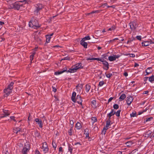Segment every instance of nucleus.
I'll return each instance as SVG.
<instances>
[{"instance_id": "obj_54", "label": "nucleus", "mask_w": 154, "mask_h": 154, "mask_svg": "<svg viewBox=\"0 0 154 154\" xmlns=\"http://www.w3.org/2000/svg\"><path fill=\"white\" fill-rule=\"evenodd\" d=\"M107 3H105L103 4H102L101 5V6L103 7V8H104V6H107Z\"/></svg>"}, {"instance_id": "obj_1", "label": "nucleus", "mask_w": 154, "mask_h": 154, "mask_svg": "<svg viewBox=\"0 0 154 154\" xmlns=\"http://www.w3.org/2000/svg\"><path fill=\"white\" fill-rule=\"evenodd\" d=\"M81 66L82 64L81 63H79L75 65L72 67V68L69 69L68 71H67L66 69H65L62 71L55 72V74L56 75H59L65 72L71 73L74 72H76L78 69H79L81 67Z\"/></svg>"}, {"instance_id": "obj_43", "label": "nucleus", "mask_w": 154, "mask_h": 154, "mask_svg": "<svg viewBox=\"0 0 154 154\" xmlns=\"http://www.w3.org/2000/svg\"><path fill=\"white\" fill-rule=\"evenodd\" d=\"M113 108L114 109H117L119 108V106L117 104H115L113 106Z\"/></svg>"}, {"instance_id": "obj_46", "label": "nucleus", "mask_w": 154, "mask_h": 154, "mask_svg": "<svg viewBox=\"0 0 154 154\" xmlns=\"http://www.w3.org/2000/svg\"><path fill=\"white\" fill-rule=\"evenodd\" d=\"M115 28L114 27H112L108 29V31H111L114 30L115 29Z\"/></svg>"}, {"instance_id": "obj_58", "label": "nucleus", "mask_w": 154, "mask_h": 154, "mask_svg": "<svg viewBox=\"0 0 154 154\" xmlns=\"http://www.w3.org/2000/svg\"><path fill=\"white\" fill-rule=\"evenodd\" d=\"M35 154H40L39 152L37 150H36L35 151Z\"/></svg>"}, {"instance_id": "obj_15", "label": "nucleus", "mask_w": 154, "mask_h": 154, "mask_svg": "<svg viewBox=\"0 0 154 154\" xmlns=\"http://www.w3.org/2000/svg\"><path fill=\"white\" fill-rule=\"evenodd\" d=\"M76 95V93L75 92H74L72 94V96L71 97L72 100L74 102H76V100L75 99V97Z\"/></svg>"}, {"instance_id": "obj_53", "label": "nucleus", "mask_w": 154, "mask_h": 154, "mask_svg": "<svg viewBox=\"0 0 154 154\" xmlns=\"http://www.w3.org/2000/svg\"><path fill=\"white\" fill-rule=\"evenodd\" d=\"M35 34L34 35H34V38H35V40H37V41H38V40H40V39L39 38V39H38L37 38V37H35Z\"/></svg>"}, {"instance_id": "obj_9", "label": "nucleus", "mask_w": 154, "mask_h": 154, "mask_svg": "<svg viewBox=\"0 0 154 154\" xmlns=\"http://www.w3.org/2000/svg\"><path fill=\"white\" fill-rule=\"evenodd\" d=\"M35 121L37 123L40 128H42V122L41 120H40L38 118H36L35 119Z\"/></svg>"}, {"instance_id": "obj_23", "label": "nucleus", "mask_w": 154, "mask_h": 154, "mask_svg": "<svg viewBox=\"0 0 154 154\" xmlns=\"http://www.w3.org/2000/svg\"><path fill=\"white\" fill-rule=\"evenodd\" d=\"M142 46H148L149 45V42L148 41H145L144 42H142Z\"/></svg>"}, {"instance_id": "obj_59", "label": "nucleus", "mask_w": 154, "mask_h": 154, "mask_svg": "<svg viewBox=\"0 0 154 154\" xmlns=\"http://www.w3.org/2000/svg\"><path fill=\"white\" fill-rule=\"evenodd\" d=\"M111 112L115 114L116 113V112L114 111V109H112Z\"/></svg>"}, {"instance_id": "obj_61", "label": "nucleus", "mask_w": 154, "mask_h": 154, "mask_svg": "<svg viewBox=\"0 0 154 154\" xmlns=\"http://www.w3.org/2000/svg\"><path fill=\"white\" fill-rule=\"evenodd\" d=\"M124 75L125 76H127L128 75V73L127 72H125L124 73Z\"/></svg>"}, {"instance_id": "obj_42", "label": "nucleus", "mask_w": 154, "mask_h": 154, "mask_svg": "<svg viewBox=\"0 0 154 154\" xmlns=\"http://www.w3.org/2000/svg\"><path fill=\"white\" fill-rule=\"evenodd\" d=\"M70 57H66L64 58L63 59H61V61L62 60H70Z\"/></svg>"}, {"instance_id": "obj_5", "label": "nucleus", "mask_w": 154, "mask_h": 154, "mask_svg": "<svg viewBox=\"0 0 154 154\" xmlns=\"http://www.w3.org/2000/svg\"><path fill=\"white\" fill-rule=\"evenodd\" d=\"M110 120L108 119L107 121H106V126L104 128L103 130L102 131V134H105L106 130L108 129V127L110 125Z\"/></svg>"}, {"instance_id": "obj_29", "label": "nucleus", "mask_w": 154, "mask_h": 154, "mask_svg": "<svg viewBox=\"0 0 154 154\" xmlns=\"http://www.w3.org/2000/svg\"><path fill=\"white\" fill-rule=\"evenodd\" d=\"M46 42H49L50 41L51 37L50 36V35H46Z\"/></svg>"}, {"instance_id": "obj_34", "label": "nucleus", "mask_w": 154, "mask_h": 154, "mask_svg": "<svg viewBox=\"0 0 154 154\" xmlns=\"http://www.w3.org/2000/svg\"><path fill=\"white\" fill-rule=\"evenodd\" d=\"M35 52L33 53L31 55L30 57V60L31 61V62L32 60L33 59V57L34 55L35 54Z\"/></svg>"}, {"instance_id": "obj_21", "label": "nucleus", "mask_w": 154, "mask_h": 154, "mask_svg": "<svg viewBox=\"0 0 154 154\" xmlns=\"http://www.w3.org/2000/svg\"><path fill=\"white\" fill-rule=\"evenodd\" d=\"M126 96L125 94H122L119 98V101H121L124 100L126 97Z\"/></svg>"}, {"instance_id": "obj_62", "label": "nucleus", "mask_w": 154, "mask_h": 154, "mask_svg": "<svg viewBox=\"0 0 154 154\" xmlns=\"http://www.w3.org/2000/svg\"><path fill=\"white\" fill-rule=\"evenodd\" d=\"M148 92H149L148 91H144L143 92V94H147Z\"/></svg>"}, {"instance_id": "obj_32", "label": "nucleus", "mask_w": 154, "mask_h": 154, "mask_svg": "<svg viewBox=\"0 0 154 154\" xmlns=\"http://www.w3.org/2000/svg\"><path fill=\"white\" fill-rule=\"evenodd\" d=\"M91 39V38L89 36H85V37L83 38L82 39V41H85L86 40H90Z\"/></svg>"}, {"instance_id": "obj_4", "label": "nucleus", "mask_w": 154, "mask_h": 154, "mask_svg": "<svg viewBox=\"0 0 154 154\" xmlns=\"http://www.w3.org/2000/svg\"><path fill=\"white\" fill-rule=\"evenodd\" d=\"M29 145L28 142H26L25 144L24 147L22 149L23 154H27V152L29 150Z\"/></svg>"}, {"instance_id": "obj_19", "label": "nucleus", "mask_w": 154, "mask_h": 154, "mask_svg": "<svg viewBox=\"0 0 154 154\" xmlns=\"http://www.w3.org/2000/svg\"><path fill=\"white\" fill-rule=\"evenodd\" d=\"M151 67H148L147 69L146 70V75H148L149 74L152 72V70H151Z\"/></svg>"}, {"instance_id": "obj_30", "label": "nucleus", "mask_w": 154, "mask_h": 154, "mask_svg": "<svg viewBox=\"0 0 154 154\" xmlns=\"http://www.w3.org/2000/svg\"><path fill=\"white\" fill-rule=\"evenodd\" d=\"M149 80L150 82L154 81V75H152L149 78Z\"/></svg>"}, {"instance_id": "obj_37", "label": "nucleus", "mask_w": 154, "mask_h": 154, "mask_svg": "<svg viewBox=\"0 0 154 154\" xmlns=\"http://www.w3.org/2000/svg\"><path fill=\"white\" fill-rule=\"evenodd\" d=\"M8 8L12 9L14 8V3L10 4L8 6Z\"/></svg>"}, {"instance_id": "obj_55", "label": "nucleus", "mask_w": 154, "mask_h": 154, "mask_svg": "<svg viewBox=\"0 0 154 154\" xmlns=\"http://www.w3.org/2000/svg\"><path fill=\"white\" fill-rule=\"evenodd\" d=\"M68 133H69V134L70 135H72V129H70V130H69V131H68Z\"/></svg>"}, {"instance_id": "obj_44", "label": "nucleus", "mask_w": 154, "mask_h": 154, "mask_svg": "<svg viewBox=\"0 0 154 154\" xmlns=\"http://www.w3.org/2000/svg\"><path fill=\"white\" fill-rule=\"evenodd\" d=\"M112 75V74L111 73H109V74H106V76L108 78H110Z\"/></svg>"}, {"instance_id": "obj_14", "label": "nucleus", "mask_w": 154, "mask_h": 154, "mask_svg": "<svg viewBox=\"0 0 154 154\" xmlns=\"http://www.w3.org/2000/svg\"><path fill=\"white\" fill-rule=\"evenodd\" d=\"M135 143V141H128L125 143L126 146H127L130 147L133 144Z\"/></svg>"}, {"instance_id": "obj_60", "label": "nucleus", "mask_w": 154, "mask_h": 154, "mask_svg": "<svg viewBox=\"0 0 154 154\" xmlns=\"http://www.w3.org/2000/svg\"><path fill=\"white\" fill-rule=\"evenodd\" d=\"M62 148L61 147H60L59 148V152H61L62 151Z\"/></svg>"}, {"instance_id": "obj_3", "label": "nucleus", "mask_w": 154, "mask_h": 154, "mask_svg": "<svg viewBox=\"0 0 154 154\" xmlns=\"http://www.w3.org/2000/svg\"><path fill=\"white\" fill-rule=\"evenodd\" d=\"M29 25L30 27L35 29H37L41 26V25L38 23V21L35 20H31L29 22Z\"/></svg>"}, {"instance_id": "obj_31", "label": "nucleus", "mask_w": 154, "mask_h": 154, "mask_svg": "<svg viewBox=\"0 0 154 154\" xmlns=\"http://www.w3.org/2000/svg\"><path fill=\"white\" fill-rule=\"evenodd\" d=\"M42 149L44 153H46L48 151V147L45 148V147H42Z\"/></svg>"}, {"instance_id": "obj_28", "label": "nucleus", "mask_w": 154, "mask_h": 154, "mask_svg": "<svg viewBox=\"0 0 154 154\" xmlns=\"http://www.w3.org/2000/svg\"><path fill=\"white\" fill-rule=\"evenodd\" d=\"M24 2L25 4H29V3L31 2V1L29 0H23V1H21L19 2Z\"/></svg>"}, {"instance_id": "obj_57", "label": "nucleus", "mask_w": 154, "mask_h": 154, "mask_svg": "<svg viewBox=\"0 0 154 154\" xmlns=\"http://www.w3.org/2000/svg\"><path fill=\"white\" fill-rule=\"evenodd\" d=\"M134 38H133V39L132 40L130 39L128 41L127 43L128 44L129 42H131V41H133V40H134Z\"/></svg>"}, {"instance_id": "obj_8", "label": "nucleus", "mask_w": 154, "mask_h": 154, "mask_svg": "<svg viewBox=\"0 0 154 154\" xmlns=\"http://www.w3.org/2000/svg\"><path fill=\"white\" fill-rule=\"evenodd\" d=\"M130 26L131 30H134L137 26L136 23L134 22H132L129 23Z\"/></svg>"}, {"instance_id": "obj_18", "label": "nucleus", "mask_w": 154, "mask_h": 154, "mask_svg": "<svg viewBox=\"0 0 154 154\" xmlns=\"http://www.w3.org/2000/svg\"><path fill=\"white\" fill-rule=\"evenodd\" d=\"M87 60H98V61L102 62H103V61H104L102 59L99 58H87Z\"/></svg>"}, {"instance_id": "obj_17", "label": "nucleus", "mask_w": 154, "mask_h": 154, "mask_svg": "<svg viewBox=\"0 0 154 154\" xmlns=\"http://www.w3.org/2000/svg\"><path fill=\"white\" fill-rule=\"evenodd\" d=\"M91 105L92 107L94 108H96L97 106L96 101L95 100H93L91 102Z\"/></svg>"}, {"instance_id": "obj_49", "label": "nucleus", "mask_w": 154, "mask_h": 154, "mask_svg": "<svg viewBox=\"0 0 154 154\" xmlns=\"http://www.w3.org/2000/svg\"><path fill=\"white\" fill-rule=\"evenodd\" d=\"M70 124L71 125V127H72L74 124L73 121L72 120L70 121Z\"/></svg>"}, {"instance_id": "obj_33", "label": "nucleus", "mask_w": 154, "mask_h": 154, "mask_svg": "<svg viewBox=\"0 0 154 154\" xmlns=\"http://www.w3.org/2000/svg\"><path fill=\"white\" fill-rule=\"evenodd\" d=\"M91 119L93 121V123H94L97 121V118L95 117H92L91 118Z\"/></svg>"}, {"instance_id": "obj_13", "label": "nucleus", "mask_w": 154, "mask_h": 154, "mask_svg": "<svg viewBox=\"0 0 154 154\" xmlns=\"http://www.w3.org/2000/svg\"><path fill=\"white\" fill-rule=\"evenodd\" d=\"M3 111L4 114H2L1 115H3L4 116H5V117L10 115V113L9 112L8 110H4L3 109Z\"/></svg>"}, {"instance_id": "obj_39", "label": "nucleus", "mask_w": 154, "mask_h": 154, "mask_svg": "<svg viewBox=\"0 0 154 154\" xmlns=\"http://www.w3.org/2000/svg\"><path fill=\"white\" fill-rule=\"evenodd\" d=\"M42 147H45V148L48 147V145L46 142H44L43 143V146Z\"/></svg>"}, {"instance_id": "obj_38", "label": "nucleus", "mask_w": 154, "mask_h": 154, "mask_svg": "<svg viewBox=\"0 0 154 154\" xmlns=\"http://www.w3.org/2000/svg\"><path fill=\"white\" fill-rule=\"evenodd\" d=\"M120 112H121V110H119L116 112V113L115 114H116V115L117 116L119 117L120 116Z\"/></svg>"}, {"instance_id": "obj_35", "label": "nucleus", "mask_w": 154, "mask_h": 154, "mask_svg": "<svg viewBox=\"0 0 154 154\" xmlns=\"http://www.w3.org/2000/svg\"><path fill=\"white\" fill-rule=\"evenodd\" d=\"M114 114L113 113H111V112L109 113L107 115V117H109L108 119L110 120V117L111 116H112L113 115H114Z\"/></svg>"}, {"instance_id": "obj_22", "label": "nucleus", "mask_w": 154, "mask_h": 154, "mask_svg": "<svg viewBox=\"0 0 154 154\" xmlns=\"http://www.w3.org/2000/svg\"><path fill=\"white\" fill-rule=\"evenodd\" d=\"M13 132L14 133L16 134L18 133L20 131V129L19 128H15L13 129Z\"/></svg>"}, {"instance_id": "obj_25", "label": "nucleus", "mask_w": 154, "mask_h": 154, "mask_svg": "<svg viewBox=\"0 0 154 154\" xmlns=\"http://www.w3.org/2000/svg\"><path fill=\"white\" fill-rule=\"evenodd\" d=\"M84 134L85 135L86 137H88V129H86L85 130Z\"/></svg>"}, {"instance_id": "obj_47", "label": "nucleus", "mask_w": 154, "mask_h": 154, "mask_svg": "<svg viewBox=\"0 0 154 154\" xmlns=\"http://www.w3.org/2000/svg\"><path fill=\"white\" fill-rule=\"evenodd\" d=\"M152 119V117H150V118H147L146 119V122H147V121H150L151 119Z\"/></svg>"}, {"instance_id": "obj_24", "label": "nucleus", "mask_w": 154, "mask_h": 154, "mask_svg": "<svg viewBox=\"0 0 154 154\" xmlns=\"http://www.w3.org/2000/svg\"><path fill=\"white\" fill-rule=\"evenodd\" d=\"M151 133L152 132L151 131H148L145 134V136L146 137H148L150 135Z\"/></svg>"}, {"instance_id": "obj_26", "label": "nucleus", "mask_w": 154, "mask_h": 154, "mask_svg": "<svg viewBox=\"0 0 154 154\" xmlns=\"http://www.w3.org/2000/svg\"><path fill=\"white\" fill-rule=\"evenodd\" d=\"M91 88V86L89 85H86L85 90L87 92H88Z\"/></svg>"}, {"instance_id": "obj_7", "label": "nucleus", "mask_w": 154, "mask_h": 154, "mask_svg": "<svg viewBox=\"0 0 154 154\" xmlns=\"http://www.w3.org/2000/svg\"><path fill=\"white\" fill-rule=\"evenodd\" d=\"M133 98L131 96L128 97L126 99V102L128 105H130L133 101Z\"/></svg>"}, {"instance_id": "obj_11", "label": "nucleus", "mask_w": 154, "mask_h": 154, "mask_svg": "<svg viewBox=\"0 0 154 154\" xmlns=\"http://www.w3.org/2000/svg\"><path fill=\"white\" fill-rule=\"evenodd\" d=\"M22 6V5H20L17 2H15L14 3V8L17 9V10H18L20 9V7Z\"/></svg>"}, {"instance_id": "obj_20", "label": "nucleus", "mask_w": 154, "mask_h": 154, "mask_svg": "<svg viewBox=\"0 0 154 154\" xmlns=\"http://www.w3.org/2000/svg\"><path fill=\"white\" fill-rule=\"evenodd\" d=\"M116 58H118V57H116V56H110L108 58L109 60L110 61L115 60Z\"/></svg>"}, {"instance_id": "obj_12", "label": "nucleus", "mask_w": 154, "mask_h": 154, "mask_svg": "<svg viewBox=\"0 0 154 154\" xmlns=\"http://www.w3.org/2000/svg\"><path fill=\"white\" fill-rule=\"evenodd\" d=\"M80 44L82 46H83L85 48H87L88 45L87 43L84 42V41H82V39L80 41Z\"/></svg>"}, {"instance_id": "obj_48", "label": "nucleus", "mask_w": 154, "mask_h": 154, "mask_svg": "<svg viewBox=\"0 0 154 154\" xmlns=\"http://www.w3.org/2000/svg\"><path fill=\"white\" fill-rule=\"evenodd\" d=\"M128 55H129L131 57H135V55L134 54H128Z\"/></svg>"}, {"instance_id": "obj_50", "label": "nucleus", "mask_w": 154, "mask_h": 154, "mask_svg": "<svg viewBox=\"0 0 154 154\" xmlns=\"http://www.w3.org/2000/svg\"><path fill=\"white\" fill-rule=\"evenodd\" d=\"M137 38L139 40H141V36H136Z\"/></svg>"}, {"instance_id": "obj_27", "label": "nucleus", "mask_w": 154, "mask_h": 154, "mask_svg": "<svg viewBox=\"0 0 154 154\" xmlns=\"http://www.w3.org/2000/svg\"><path fill=\"white\" fill-rule=\"evenodd\" d=\"M75 127L77 128L78 129H80L81 127V124L78 122L75 125Z\"/></svg>"}, {"instance_id": "obj_45", "label": "nucleus", "mask_w": 154, "mask_h": 154, "mask_svg": "<svg viewBox=\"0 0 154 154\" xmlns=\"http://www.w3.org/2000/svg\"><path fill=\"white\" fill-rule=\"evenodd\" d=\"M104 84V82L103 81H101L99 83V85L100 86H102Z\"/></svg>"}, {"instance_id": "obj_52", "label": "nucleus", "mask_w": 154, "mask_h": 154, "mask_svg": "<svg viewBox=\"0 0 154 154\" xmlns=\"http://www.w3.org/2000/svg\"><path fill=\"white\" fill-rule=\"evenodd\" d=\"M4 24V22L0 21V27L1 28L2 27V26Z\"/></svg>"}, {"instance_id": "obj_2", "label": "nucleus", "mask_w": 154, "mask_h": 154, "mask_svg": "<svg viewBox=\"0 0 154 154\" xmlns=\"http://www.w3.org/2000/svg\"><path fill=\"white\" fill-rule=\"evenodd\" d=\"M14 82H11L10 84L8 86L7 88L4 90V92L5 93L4 96L5 97H7L11 92L12 90L13 89V86Z\"/></svg>"}, {"instance_id": "obj_56", "label": "nucleus", "mask_w": 154, "mask_h": 154, "mask_svg": "<svg viewBox=\"0 0 154 154\" xmlns=\"http://www.w3.org/2000/svg\"><path fill=\"white\" fill-rule=\"evenodd\" d=\"M56 91V89L55 87H53V91L54 92H55Z\"/></svg>"}, {"instance_id": "obj_10", "label": "nucleus", "mask_w": 154, "mask_h": 154, "mask_svg": "<svg viewBox=\"0 0 154 154\" xmlns=\"http://www.w3.org/2000/svg\"><path fill=\"white\" fill-rule=\"evenodd\" d=\"M75 100L78 103L80 104L81 105H82V100L81 99L80 96L79 95H77L76 98Z\"/></svg>"}, {"instance_id": "obj_40", "label": "nucleus", "mask_w": 154, "mask_h": 154, "mask_svg": "<svg viewBox=\"0 0 154 154\" xmlns=\"http://www.w3.org/2000/svg\"><path fill=\"white\" fill-rule=\"evenodd\" d=\"M136 113L135 112H133L132 113H131L130 115L131 117H134L136 116Z\"/></svg>"}, {"instance_id": "obj_41", "label": "nucleus", "mask_w": 154, "mask_h": 154, "mask_svg": "<svg viewBox=\"0 0 154 154\" xmlns=\"http://www.w3.org/2000/svg\"><path fill=\"white\" fill-rule=\"evenodd\" d=\"M52 144L54 148L55 149L57 147V145L55 143V142H54V141H53Z\"/></svg>"}, {"instance_id": "obj_63", "label": "nucleus", "mask_w": 154, "mask_h": 154, "mask_svg": "<svg viewBox=\"0 0 154 154\" xmlns=\"http://www.w3.org/2000/svg\"><path fill=\"white\" fill-rule=\"evenodd\" d=\"M148 78V77H145L144 78V81H146L147 80Z\"/></svg>"}, {"instance_id": "obj_16", "label": "nucleus", "mask_w": 154, "mask_h": 154, "mask_svg": "<svg viewBox=\"0 0 154 154\" xmlns=\"http://www.w3.org/2000/svg\"><path fill=\"white\" fill-rule=\"evenodd\" d=\"M103 64L104 65V66H105L106 68L104 69L106 70H107L109 68V64L106 61H104L103 62Z\"/></svg>"}, {"instance_id": "obj_6", "label": "nucleus", "mask_w": 154, "mask_h": 154, "mask_svg": "<svg viewBox=\"0 0 154 154\" xmlns=\"http://www.w3.org/2000/svg\"><path fill=\"white\" fill-rule=\"evenodd\" d=\"M35 7L36 9L35 12L38 13L40 10L42 9L43 8V6L42 4H38L36 5Z\"/></svg>"}, {"instance_id": "obj_36", "label": "nucleus", "mask_w": 154, "mask_h": 154, "mask_svg": "<svg viewBox=\"0 0 154 154\" xmlns=\"http://www.w3.org/2000/svg\"><path fill=\"white\" fill-rule=\"evenodd\" d=\"M132 154H138V152L137 149H134L131 152Z\"/></svg>"}, {"instance_id": "obj_51", "label": "nucleus", "mask_w": 154, "mask_h": 154, "mask_svg": "<svg viewBox=\"0 0 154 154\" xmlns=\"http://www.w3.org/2000/svg\"><path fill=\"white\" fill-rule=\"evenodd\" d=\"M10 118L11 119L13 120L14 121H16V120L15 119V117L14 116H11Z\"/></svg>"}, {"instance_id": "obj_64", "label": "nucleus", "mask_w": 154, "mask_h": 154, "mask_svg": "<svg viewBox=\"0 0 154 154\" xmlns=\"http://www.w3.org/2000/svg\"><path fill=\"white\" fill-rule=\"evenodd\" d=\"M122 152L121 151H118L117 152L116 154H122Z\"/></svg>"}]
</instances>
